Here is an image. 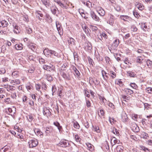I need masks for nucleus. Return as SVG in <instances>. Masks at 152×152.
Returning <instances> with one entry per match:
<instances>
[{"mask_svg":"<svg viewBox=\"0 0 152 152\" xmlns=\"http://www.w3.org/2000/svg\"><path fill=\"white\" fill-rule=\"evenodd\" d=\"M124 62L125 64H131V63H130L129 60H128L127 58L125 59L124 61Z\"/></svg>","mask_w":152,"mask_h":152,"instance_id":"680f3d73","label":"nucleus"},{"mask_svg":"<svg viewBox=\"0 0 152 152\" xmlns=\"http://www.w3.org/2000/svg\"><path fill=\"white\" fill-rule=\"evenodd\" d=\"M86 105L87 107H90L91 106V103L88 100H87L86 99Z\"/></svg>","mask_w":152,"mask_h":152,"instance_id":"a18cd8bd","label":"nucleus"},{"mask_svg":"<svg viewBox=\"0 0 152 152\" xmlns=\"http://www.w3.org/2000/svg\"><path fill=\"white\" fill-rule=\"evenodd\" d=\"M102 73L103 79L104 80H106V78L105 77L104 75L107 74V73L104 70H103L102 71Z\"/></svg>","mask_w":152,"mask_h":152,"instance_id":"de8ad7c7","label":"nucleus"},{"mask_svg":"<svg viewBox=\"0 0 152 152\" xmlns=\"http://www.w3.org/2000/svg\"><path fill=\"white\" fill-rule=\"evenodd\" d=\"M69 141L66 140H61L58 144L59 146L63 148H66L70 146Z\"/></svg>","mask_w":152,"mask_h":152,"instance_id":"f03ea898","label":"nucleus"},{"mask_svg":"<svg viewBox=\"0 0 152 152\" xmlns=\"http://www.w3.org/2000/svg\"><path fill=\"white\" fill-rule=\"evenodd\" d=\"M59 5L63 8H65L66 9H67L68 8L67 6L65 4H63L61 2H59Z\"/></svg>","mask_w":152,"mask_h":152,"instance_id":"37998d69","label":"nucleus"},{"mask_svg":"<svg viewBox=\"0 0 152 152\" xmlns=\"http://www.w3.org/2000/svg\"><path fill=\"white\" fill-rule=\"evenodd\" d=\"M119 43V40L118 39H115L110 46L108 47V49L110 51L112 50H116Z\"/></svg>","mask_w":152,"mask_h":152,"instance_id":"f257e3e1","label":"nucleus"},{"mask_svg":"<svg viewBox=\"0 0 152 152\" xmlns=\"http://www.w3.org/2000/svg\"><path fill=\"white\" fill-rule=\"evenodd\" d=\"M73 126L75 128L77 129H79L80 127L79 124L76 121L74 122Z\"/></svg>","mask_w":152,"mask_h":152,"instance_id":"c9c22d12","label":"nucleus"},{"mask_svg":"<svg viewBox=\"0 0 152 152\" xmlns=\"http://www.w3.org/2000/svg\"><path fill=\"white\" fill-rule=\"evenodd\" d=\"M68 41L69 45L73 46L75 45L76 41L73 38L69 37L68 39Z\"/></svg>","mask_w":152,"mask_h":152,"instance_id":"9b49d317","label":"nucleus"},{"mask_svg":"<svg viewBox=\"0 0 152 152\" xmlns=\"http://www.w3.org/2000/svg\"><path fill=\"white\" fill-rule=\"evenodd\" d=\"M133 14L134 16L137 18L140 16V15L136 10H134L133 11Z\"/></svg>","mask_w":152,"mask_h":152,"instance_id":"e433bc0d","label":"nucleus"},{"mask_svg":"<svg viewBox=\"0 0 152 152\" xmlns=\"http://www.w3.org/2000/svg\"><path fill=\"white\" fill-rule=\"evenodd\" d=\"M39 61L40 63H41V64H44L45 63V60L42 58L39 59Z\"/></svg>","mask_w":152,"mask_h":152,"instance_id":"4d7b16f0","label":"nucleus"},{"mask_svg":"<svg viewBox=\"0 0 152 152\" xmlns=\"http://www.w3.org/2000/svg\"><path fill=\"white\" fill-rule=\"evenodd\" d=\"M22 45V44H17L15 46V49L17 50H21L23 48Z\"/></svg>","mask_w":152,"mask_h":152,"instance_id":"b1692460","label":"nucleus"},{"mask_svg":"<svg viewBox=\"0 0 152 152\" xmlns=\"http://www.w3.org/2000/svg\"><path fill=\"white\" fill-rule=\"evenodd\" d=\"M43 113L44 115L47 116V117H50L51 113L49 110L46 107L43 108Z\"/></svg>","mask_w":152,"mask_h":152,"instance_id":"39448f33","label":"nucleus"},{"mask_svg":"<svg viewBox=\"0 0 152 152\" xmlns=\"http://www.w3.org/2000/svg\"><path fill=\"white\" fill-rule=\"evenodd\" d=\"M20 29L19 26H15L14 27V29L13 30V31L16 34H18L20 32Z\"/></svg>","mask_w":152,"mask_h":152,"instance_id":"f3484780","label":"nucleus"},{"mask_svg":"<svg viewBox=\"0 0 152 152\" xmlns=\"http://www.w3.org/2000/svg\"><path fill=\"white\" fill-rule=\"evenodd\" d=\"M56 24L58 32L59 33H61V23H60L58 21H56Z\"/></svg>","mask_w":152,"mask_h":152,"instance_id":"2eb2a0df","label":"nucleus"},{"mask_svg":"<svg viewBox=\"0 0 152 152\" xmlns=\"http://www.w3.org/2000/svg\"><path fill=\"white\" fill-rule=\"evenodd\" d=\"M33 130L35 134L37 136L40 137H43V134L40 130V129L35 128L33 129Z\"/></svg>","mask_w":152,"mask_h":152,"instance_id":"423d86ee","label":"nucleus"},{"mask_svg":"<svg viewBox=\"0 0 152 152\" xmlns=\"http://www.w3.org/2000/svg\"><path fill=\"white\" fill-rule=\"evenodd\" d=\"M141 28L142 29L145 31L147 30L148 27L147 26L145 25V24H142L141 25Z\"/></svg>","mask_w":152,"mask_h":152,"instance_id":"ea45409f","label":"nucleus"},{"mask_svg":"<svg viewBox=\"0 0 152 152\" xmlns=\"http://www.w3.org/2000/svg\"><path fill=\"white\" fill-rule=\"evenodd\" d=\"M53 124L58 128V129L59 131L62 129V127L60 125V124L58 122H54L53 123Z\"/></svg>","mask_w":152,"mask_h":152,"instance_id":"bb28decb","label":"nucleus"},{"mask_svg":"<svg viewBox=\"0 0 152 152\" xmlns=\"http://www.w3.org/2000/svg\"><path fill=\"white\" fill-rule=\"evenodd\" d=\"M50 9L52 13L55 15L56 12L58 11V9L56 6H53L50 8Z\"/></svg>","mask_w":152,"mask_h":152,"instance_id":"dca6fc26","label":"nucleus"},{"mask_svg":"<svg viewBox=\"0 0 152 152\" xmlns=\"http://www.w3.org/2000/svg\"><path fill=\"white\" fill-rule=\"evenodd\" d=\"M85 49L88 51L91 50L92 48V46L90 43H86L85 44Z\"/></svg>","mask_w":152,"mask_h":152,"instance_id":"ddd939ff","label":"nucleus"},{"mask_svg":"<svg viewBox=\"0 0 152 152\" xmlns=\"http://www.w3.org/2000/svg\"><path fill=\"white\" fill-rule=\"evenodd\" d=\"M120 18L124 21H127V20H129L130 17L127 15H121L120 16Z\"/></svg>","mask_w":152,"mask_h":152,"instance_id":"a878e982","label":"nucleus"},{"mask_svg":"<svg viewBox=\"0 0 152 152\" xmlns=\"http://www.w3.org/2000/svg\"><path fill=\"white\" fill-rule=\"evenodd\" d=\"M130 85L131 87L134 89H136L137 87V85L134 83H131Z\"/></svg>","mask_w":152,"mask_h":152,"instance_id":"8fccbe9b","label":"nucleus"},{"mask_svg":"<svg viewBox=\"0 0 152 152\" xmlns=\"http://www.w3.org/2000/svg\"><path fill=\"white\" fill-rule=\"evenodd\" d=\"M57 90L55 86H52V92H53L52 94L53 95V93H55L56 91V90Z\"/></svg>","mask_w":152,"mask_h":152,"instance_id":"6e6d98bb","label":"nucleus"},{"mask_svg":"<svg viewBox=\"0 0 152 152\" xmlns=\"http://www.w3.org/2000/svg\"><path fill=\"white\" fill-rule=\"evenodd\" d=\"M146 63L147 65L148 66V68H150L152 64V61H151L150 60H148L146 61Z\"/></svg>","mask_w":152,"mask_h":152,"instance_id":"f704fd0d","label":"nucleus"},{"mask_svg":"<svg viewBox=\"0 0 152 152\" xmlns=\"http://www.w3.org/2000/svg\"><path fill=\"white\" fill-rule=\"evenodd\" d=\"M83 28L86 33H88L89 32L88 28L87 27L84 26V27H83Z\"/></svg>","mask_w":152,"mask_h":152,"instance_id":"864d4df0","label":"nucleus"},{"mask_svg":"<svg viewBox=\"0 0 152 152\" xmlns=\"http://www.w3.org/2000/svg\"><path fill=\"white\" fill-rule=\"evenodd\" d=\"M30 148H33L36 146L38 144V141L36 139L30 140L28 142Z\"/></svg>","mask_w":152,"mask_h":152,"instance_id":"7ed1b4c3","label":"nucleus"},{"mask_svg":"<svg viewBox=\"0 0 152 152\" xmlns=\"http://www.w3.org/2000/svg\"><path fill=\"white\" fill-rule=\"evenodd\" d=\"M140 149L141 150H144V151L147 152L146 151H148V149L147 148L145 147L144 146H140Z\"/></svg>","mask_w":152,"mask_h":152,"instance_id":"13d9d810","label":"nucleus"},{"mask_svg":"<svg viewBox=\"0 0 152 152\" xmlns=\"http://www.w3.org/2000/svg\"><path fill=\"white\" fill-rule=\"evenodd\" d=\"M4 102L7 104H9L10 102V98H7L5 99Z\"/></svg>","mask_w":152,"mask_h":152,"instance_id":"052dcab7","label":"nucleus"},{"mask_svg":"<svg viewBox=\"0 0 152 152\" xmlns=\"http://www.w3.org/2000/svg\"><path fill=\"white\" fill-rule=\"evenodd\" d=\"M6 88H7V91H11L13 90V86H8Z\"/></svg>","mask_w":152,"mask_h":152,"instance_id":"79ce46f5","label":"nucleus"},{"mask_svg":"<svg viewBox=\"0 0 152 152\" xmlns=\"http://www.w3.org/2000/svg\"><path fill=\"white\" fill-rule=\"evenodd\" d=\"M11 83L14 85L19 84L20 83V81L19 80H12L11 81Z\"/></svg>","mask_w":152,"mask_h":152,"instance_id":"393cba45","label":"nucleus"},{"mask_svg":"<svg viewBox=\"0 0 152 152\" xmlns=\"http://www.w3.org/2000/svg\"><path fill=\"white\" fill-rule=\"evenodd\" d=\"M61 75L63 77L65 80H70V78L69 75H67L64 72H62L61 73Z\"/></svg>","mask_w":152,"mask_h":152,"instance_id":"a211bd4d","label":"nucleus"},{"mask_svg":"<svg viewBox=\"0 0 152 152\" xmlns=\"http://www.w3.org/2000/svg\"><path fill=\"white\" fill-rule=\"evenodd\" d=\"M72 69L74 71V74L75 76L77 78H80V74L76 67L75 66H73Z\"/></svg>","mask_w":152,"mask_h":152,"instance_id":"6e6552de","label":"nucleus"},{"mask_svg":"<svg viewBox=\"0 0 152 152\" xmlns=\"http://www.w3.org/2000/svg\"><path fill=\"white\" fill-rule=\"evenodd\" d=\"M6 72V70L4 68H1L0 70V74H4Z\"/></svg>","mask_w":152,"mask_h":152,"instance_id":"0e129e2a","label":"nucleus"},{"mask_svg":"<svg viewBox=\"0 0 152 152\" xmlns=\"http://www.w3.org/2000/svg\"><path fill=\"white\" fill-rule=\"evenodd\" d=\"M43 4L47 8L50 6V4L48 0H43L42 1Z\"/></svg>","mask_w":152,"mask_h":152,"instance_id":"412c9836","label":"nucleus"},{"mask_svg":"<svg viewBox=\"0 0 152 152\" xmlns=\"http://www.w3.org/2000/svg\"><path fill=\"white\" fill-rule=\"evenodd\" d=\"M144 57L143 56H138L136 58V62L140 64H142Z\"/></svg>","mask_w":152,"mask_h":152,"instance_id":"4468645a","label":"nucleus"},{"mask_svg":"<svg viewBox=\"0 0 152 152\" xmlns=\"http://www.w3.org/2000/svg\"><path fill=\"white\" fill-rule=\"evenodd\" d=\"M28 47L32 50H34L35 48H36V46L35 45H33L32 44H29L28 45Z\"/></svg>","mask_w":152,"mask_h":152,"instance_id":"4c0bfd02","label":"nucleus"},{"mask_svg":"<svg viewBox=\"0 0 152 152\" xmlns=\"http://www.w3.org/2000/svg\"><path fill=\"white\" fill-rule=\"evenodd\" d=\"M3 148H4V152H10V148L8 146H5Z\"/></svg>","mask_w":152,"mask_h":152,"instance_id":"c85d7f7f","label":"nucleus"},{"mask_svg":"<svg viewBox=\"0 0 152 152\" xmlns=\"http://www.w3.org/2000/svg\"><path fill=\"white\" fill-rule=\"evenodd\" d=\"M26 117L29 122H31L34 120V118L32 114L28 115L26 116Z\"/></svg>","mask_w":152,"mask_h":152,"instance_id":"aec40b11","label":"nucleus"},{"mask_svg":"<svg viewBox=\"0 0 152 152\" xmlns=\"http://www.w3.org/2000/svg\"><path fill=\"white\" fill-rule=\"evenodd\" d=\"M97 11L99 14L101 16H104L105 14V11L101 7H98L97 8Z\"/></svg>","mask_w":152,"mask_h":152,"instance_id":"0eeeda50","label":"nucleus"},{"mask_svg":"<svg viewBox=\"0 0 152 152\" xmlns=\"http://www.w3.org/2000/svg\"><path fill=\"white\" fill-rule=\"evenodd\" d=\"M18 73V72L17 71L14 72L12 74V76L14 77H16L17 76Z\"/></svg>","mask_w":152,"mask_h":152,"instance_id":"603ef678","label":"nucleus"},{"mask_svg":"<svg viewBox=\"0 0 152 152\" xmlns=\"http://www.w3.org/2000/svg\"><path fill=\"white\" fill-rule=\"evenodd\" d=\"M124 91L126 94L129 95H131L133 93V91L132 90L128 88H124Z\"/></svg>","mask_w":152,"mask_h":152,"instance_id":"6ab92c4d","label":"nucleus"},{"mask_svg":"<svg viewBox=\"0 0 152 152\" xmlns=\"http://www.w3.org/2000/svg\"><path fill=\"white\" fill-rule=\"evenodd\" d=\"M110 73V74L112 75L111 77L113 78H114L116 77V74L115 72L113 71H111Z\"/></svg>","mask_w":152,"mask_h":152,"instance_id":"e2e57ef3","label":"nucleus"},{"mask_svg":"<svg viewBox=\"0 0 152 152\" xmlns=\"http://www.w3.org/2000/svg\"><path fill=\"white\" fill-rule=\"evenodd\" d=\"M67 66V64H65L62 66L61 69H63L64 70H66V66Z\"/></svg>","mask_w":152,"mask_h":152,"instance_id":"338daca9","label":"nucleus"},{"mask_svg":"<svg viewBox=\"0 0 152 152\" xmlns=\"http://www.w3.org/2000/svg\"><path fill=\"white\" fill-rule=\"evenodd\" d=\"M8 25V22L5 20H2L0 21V27L4 28L7 27Z\"/></svg>","mask_w":152,"mask_h":152,"instance_id":"f8f14e48","label":"nucleus"},{"mask_svg":"<svg viewBox=\"0 0 152 152\" xmlns=\"http://www.w3.org/2000/svg\"><path fill=\"white\" fill-rule=\"evenodd\" d=\"M43 68L45 70L48 71L50 72L54 71L55 70L54 67L52 65L50 66L45 65L43 66Z\"/></svg>","mask_w":152,"mask_h":152,"instance_id":"20e7f679","label":"nucleus"},{"mask_svg":"<svg viewBox=\"0 0 152 152\" xmlns=\"http://www.w3.org/2000/svg\"><path fill=\"white\" fill-rule=\"evenodd\" d=\"M137 7L140 10H142L144 9V6L141 3L138 2L136 5Z\"/></svg>","mask_w":152,"mask_h":152,"instance_id":"4be33fe9","label":"nucleus"},{"mask_svg":"<svg viewBox=\"0 0 152 152\" xmlns=\"http://www.w3.org/2000/svg\"><path fill=\"white\" fill-rule=\"evenodd\" d=\"M99 115L100 114L101 115H104V111L102 109H100L99 111L98 112Z\"/></svg>","mask_w":152,"mask_h":152,"instance_id":"5fc2aeb1","label":"nucleus"},{"mask_svg":"<svg viewBox=\"0 0 152 152\" xmlns=\"http://www.w3.org/2000/svg\"><path fill=\"white\" fill-rule=\"evenodd\" d=\"M94 131L97 133H100V130L98 126L95 127H94Z\"/></svg>","mask_w":152,"mask_h":152,"instance_id":"09e8293b","label":"nucleus"},{"mask_svg":"<svg viewBox=\"0 0 152 152\" xmlns=\"http://www.w3.org/2000/svg\"><path fill=\"white\" fill-rule=\"evenodd\" d=\"M91 16L92 18L96 21H99V17L94 12L91 11L90 12Z\"/></svg>","mask_w":152,"mask_h":152,"instance_id":"1a4fd4ad","label":"nucleus"},{"mask_svg":"<svg viewBox=\"0 0 152 152\" xmlns=\"http://www.w3.org/2000/svg\"><path fill=\"white\" fill-rule=\"evenodd\" d=\"M115 83L118 85H120L121 87H122L123 85V82L121 81V79L117 80L115 81Z\"/></svg>","mask_w":152,"mask_h":152,"instance_id":"7c9ffc66","label":"nucleus"},{"mask_svg":"<svg viewBox=\"0 0 152 152\" xmlns=\"http://www.w3.org/2000/svg\"><path fill=\"white\" fill-rule=\"evenodd\" d=\"M84 94L88 98L90 97V95L89 94V92L86 90V89L84 90Z\"/></svg>","mask_w":152,"mask_h":152,"instance_id":"49530a36","label":"nucleus"},{"mask_svg":"<svg viewBox=\"0 0 152 152\" xmlns=\"http://www.w3.org/2000/svg\"><path fill=\"white\" fill-rule=\"evenodd\" d=\"M113 141V142L114 143V144H115L116 143H118L119 142H120V141L116 139L115 137H113L112 139L111 140V142Z\"/></svg>","mask_w":152,"mask_h":152,"instance_id":"3c124183","label":"nucleus"},{"mask_svg":"<svg viewBox=\"0 0 152 152\" xmlns=\"http://www.w3.org/2000/svg\"><path fill=\"white\" fill-rule=\"evenodd\" d=\"M131 30L134 32H136L137 30V28L134 25H132L131 27Z\"/></svg>","mask_w":152,"mask_h":152,"instance_id":"58836bf2","label":"nucleus"},{"mask_svg":"<svg viewBox=\"0 0 152 152\" xmlns=\"http://www.w3.org/2000/svg\"><path fill=\"white\" fill-rule=\"evenodd\" d=\"M131 128L132 130L135 132H138L139 130V127L135 123L132 124Z\"/></svg>","mask_w":152,"mask_h":152,"instance_id":"9d476101","label":"nucleus"},{"mask_svg":"<svg viewBox=\"0 0 152 152\" xmlns=\"http://www.w3.org/2000/svg\"><path fill=\"white\" fill-rule=\"evenodd\" d=\"M47 77V79L48 81L49 82H51L52 80V77L49 75H46Z\"/></svg>","mask_w":152,"mask_h":152,"instance_id":"a19ab883","label":"nucleus"},{"mask_svg":"<svg viewBox=\"0 0 152 152\" xmlns=\"http://www.w3.org/2000/svg\"><path fill=\"white\" fill-rule=\"evenodd\" d=\"M44 54L47 56H51V50H49L48 49H45L44 50Z\"/></svg>","mask_w":152,"mask_h":152,"instance_id":"5701e85b","label":"nucleus"},{"mask_svg":"<svg viewBox=\"0 0 152 152\" xmlns=\"http://www.w3.org/2000/svg\"><path fill=\"white\" fill-rule=\"evenodd\" d=\"M51 130L48 127H47L45 129V133L46 136H48L51 132Z\"/></svg>","mask_w":152,"mask_h":152,"instance_id":"2f4dec72","label":"nucleus"},{"mask_svg":"<svg viewBox=\"0 0 152 152\" xmlns=\"http://www.w3.org/2000/svg\"><path fill=\"white\" fill-rule=\"evenodd\" d=\"M124 149L123 147L121 145L117 146L116 148V150L118 152H121Z\"/></svg>","mask_w":152,"mask_h":152,"instance_id":"cd10ccee","label":"nucleus"},{"mask_svg":"<svg viewBox=\"0 0 152 152\" xmlns=\"http://www.w3.org/2000/svg\"><path fill=\"white\" fill-rule=\"evenodd\" d=\"M114 8L115 9V10L118 12L120 11L121 10V7L120 6L118 5H116L115 6Z\"/></svg>","mask_w":152,"mask_h":152,"instance_id":"c03bdc74","label":"nucleus"},{"mask_svg":"<svg viewBox=\"0 0 152 152\" xmlns=\"http://www.w3.org/2000/svg\"><path fill=\"white\" fill-rule=\"evenodd\" d=\"M75 138L77 142H79L80 141V139L79 137L77 134L75 135Z\"/></svg>","mask_w":152,"mask_h":152,"instance_id":"bf43d9fd","label":"nucleus"},{"mask_svg":"<svg viewBox=\"0 0 152 152\" xmlns=\"http://www.w3.org/2000/svg\"><path fill=\"white\" fill-rule=\"evenodd\" d=\"M11 97L13 99H15L16 97V94L15 93H11Z\"/></svg>","mask_w":152,"mask_h":152,"instance_id":"69168bd1","label":"nucleus"},{"mask_svg":"<svg viewBox=\"0 0 152 152\" xmlns=\"http://www.w3.org/2000/svg\"><path fill=\"white\" fill-rule=\"evenodd\" d=\"M127 72L129 76L130 77H134L136 75L134 74V72L130 71H128Z\"/></svg>","mask_w":152,"mask_h":152,"instance_id":"473e14b6","label":"nucleus"},{"mask_svg":"<svg viewBox=\"0 0 152 152\" xmlns=\"http://www.w3.org/2000/svg\"><path fill=\"white\" fill-rule=\"evenodd\" d=\"M26 31L28 33L30 34L32 32V30L30 28H27Z\"/></svg>","mask_w":152,"mask_h":152,"instance_id":"774afa93","label":"nucleus"},{"mask_svg":"<svg viewBox=\"0 0 152 152\" xmlns=\"http://www.w3.org/2000/svg\"><path fill=\"white\" fill-rule=\"evenodd\" d=\"M142 136V138L146 139H148L149 137L148 134L145 132L143 133Z\"/></svg>","mask_w":152,"mask_h":152,"instance_id":"c756f323","label":"nucleus"},{"mask_svg":"<svg viewBox=\"0 0 152 152\" xmlns=\"http://www.w3.org/2000/svg\"><path fill=\"white\" fill-rule=\"evenodd\" d=\"M41 85L39 84H36L35 86V87L36 90L39 91L41 93H42L41 91Z\"/></svg>","mask_w":152,"mask_h":152,"instance_id":"72a5a7b5","label":"nucleus"}]
</instances>
